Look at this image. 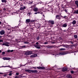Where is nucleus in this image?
<instances>
[{
	"instance_id": "1",
	"label": "nucleus",
	"mask_w": 78,
	"mask_h": 78,
	"mask_svg": "<svg viewBox=\"0 0 78 78\" xmlns=\"http://www.w3.org/2000/svg\"><path fill=\"white\" fill-rule=\"evenodd\" d=\"M33 68L35 69H36L37 68L38 69H40V70H41V69H45V67H33Z\"/></svg>"
},
{
	"instance_id": "2",
	"label": "nucleus",
	"mask_w": 78,
	"mask_h": 78,
	"mask_svg": "<svg viewBox=\"0 0 78 78\" xmlns=\"http://www.w3.org/2000/svg\"><path fill=\"white\" fill-rule=\"evenodd\" d=\"M34 47L35 48H36L38 49H40L41 48V47H40V45L39 44L34 45Z\"/></svg>"
},
{
	"instance_id": "3",
	"label": "nucleus",
	"mask_w": 78,
	"mask_h": 78,
	"mask_svg": "<svg viewBox=\"0 0 78 78\" xmlns=\"http://www.w3.org/2000/svg\"><path fill=\"white\" fill-rule=\"evenodd\" d=\"M32 54V52L29 51L27 52H26L25 53V55H30Z\"/></svg>"
},
{
	"instance_id": "4",
	"label": "nucleus",
	"mask_w": 78,
	"mask_h": 78,
	"mask_svg": "<svg viewBox=\"0 0 78 78\" xmlns=\"http://www.w3.org/2000/svg\"><path fill=\"white\" fill-rule=\"evenodd\" d=\"M5 30H3L0 31V34L1 35H3V34H5Z\"/></svg>"
},
{
	"instance_id": "5",
	"label": "nucleus",
	"mask_w": 78,
	"mask_h": 78,
	"mask_svg": "<svg viewBox=\"0 0 78 78\" xmlns=\"http://www.w3.org/2000/svg\"><path fill=\"white\" fill-rule=\"evenodd\" d=\"M68 53L67 52H61L59 53V55H67Z\"/></svg>"
},
{
	"instance_id": "6",
	"label": "nucleus",
	"mask_w": 78,
	"mask_h": 78,
	"mask_svg": "<svg viewBox=\"0 0 78 78\" xmlns=\"http://www.w3.org/2000/svg\"><path fill=\"white\" fill-rule=\"evenodd\" d=\"M26 9V7L25 6H24L23 7H21L20 8V9L21 11H23L25 9Z\"/></svg>"
},
{
	"instance_id": "7",
	"label": "nucleus",
	"mask_w": 78,
	"mask_h": 78,
	"mask_svg": "<svg viewBox=\"0 0 78 78\" xmlns=\"http://www.w3.org/2000/svg\"><path fill=\"white\" fill-rule=\"evenodd\" d=\"M49 22L50 23H51V25H53V24H55V22L53 20H49Z\"/></svg>"
},
{
	"instance_id": "8",
	"label": "nucleus",
	"mask_w": 78,
	"mask_h": 78,
	"mask_svg": "<svg viewBox=\"0 0 78 78\" xmlns=\"http://www.w3.org/2000/svg\"><path fill=\"white\" fill-rule=\"evenodd\" d=\"M30 19H27L26 20V23L27 24H28L29 23V22H30Z\"/></svg>"
},
{
	"instance_id": "9",
	"label": "nucleus",
	"mask_w": 78,
	"mask_h": 78,
	"mask_svg": "<svg viewBox=\"0 0 78 78\" xmlns=\"http://www.w3.org/2000/svg\"><path fill=\"white\" fill-rule=\"evenodd\" d=\"M68 69V68H63L62 69V72H66V71H67Z\"/></svg>"
},
{
	"instance_id": "10",
	"label": "nucleus",
	"mask_w": 78,
	"mask_h": 78,
	"mask_svg": "<svg viewBox=\"0 0 78 78\" xmlns=\"http://www.w3.org/2000/svg\"><path fill=\"white\" fill-rule=\"evenodd\" d=\"M60 16L59 15H57L56 16V19H58L59 20H60L61 19V17H59Z\"/></svg>"
},
{
	"instance_id": "11",
	"label": "nucleus",
	"mask_w": 78,
	"mask_h": 78,
	"mask_svg": "<svg viewBox=\"0 0 78 78\" xmlns=\"http://www.w3.org/2000/svg\"><path fill=\"white\" fill-rule=\"evenodd\" d=\"M37 54H34L30 56V58H35V57H37Z\"/></svg>"
},
{
	"instance_id": "12",
	"label": "nucleus",
	"mask_w": 78,
	"mask_h": 78,
	"mask_svg": "<svg viewBox=\"0 0 78 78\" xmlns=\"http://www.w3.org/2000/svg\"><path fill=\"white\" fill-rule=\"evenodd\" d=\"M66 77L68 78H72V76L70 75V74H68L66 76Z\"/></svg>"
},
{
	"instance_id": "13",
	"label": "nucleus",
	"mask_w": 78,
	"mask_h": 78,
	"mask_svg": "<svg viewBox=\"0 0 78 78\" xmlns=\"http://www.w3.org/2000/svg\"><path fill=\"white\" fill-rule=\"evenodd\" d=\"M38 71L37 70H31L32 73H37Z\"/></svg>"
},
{
	"instance_id": "14",
	"label": "nucleus",
	"mask_w": 78,
	"mask_h": 78,
	"mask_svg": "<svg viewBox=\"0 0 78 78\" xmlns=\"http://www.w3.org/2000/svg\"><path fill=\"white\" fill-rule=\"evenodd\" d=\"M67 24L65 23L64 24H63L62 25V27H64V28L66 27H67Z\"/></svg>"
},
{
	"instance_id": "15",
	"label": "nucleus",
	"mask_w": 78,
	"mask_h": 78,
	"mask_svg": "<svg viewBox=\"0 0 78 78\" xmlns=\"http://www.w3.org/2000/svg\"><path fill=\"white\" fill-rule=\"evenodd\" d=\"M34 11L35 12H37L38 11V9L37 8H35L34 9Z\"/></svg>"
},
{
	"instance_id": "16",
	"label": "nucleus",
	"mask_w": 78,
	"mask_h": 78,
	"mask_svg": "<svg viewBox=\"0 0 78 78\" xmlns=\"http://www.w3.org/2000/svg\"><path fill=\"white\" fill-rule=\"evenodd\" d=\"M75 3L76 5L78 7V1L76 0L75 1Z\"/></svg>"
},
{
	"instance_id": "17",
	"label": "nucleus",
	"mask_w": 78,
	"mask_h": 78,
	"mask_svg": "<svg viewBox=\"0 0 78 78\" xmlns=\"http://www.w3.org/2000/svg\"><path fill=\"white\" fill-rule=\"evenodd\" d=\"M25 72H29L30 73H31V70H27V69H26L25 70Z\"/></svg>"
},
{
	"instance_id": "18",
	"label": "nucleus",
	"mask_w": 78,
	"mask_h": 78,
	"mask_svg": "<svg viewBox=\"0 0 78 78\" xmlns=\"http://www.w3.org/2000/svg\"><path fill=\"white\" fill-rule=\"evenodd\" d=\"M76 22L75 20H73L72 23L73 25H75V24H76Z\"/></svg>"
},
{
	"instance_id": "19",
	"label": "nucleus",
	"mask_w": 78,
	"mask_h": 78,
	"mask_svg": "<svg viewBox=\"0 0 78 78\" xmlns=\"http://www.w3.org/2000/svg\"><path fill=\"white\" fill-rule=\"evenodd\" d=\"M21 48H27V46L25 45L21 46Z\"/></svg>"
},
{
	"instance_id": "20",
	"label": "nucleus",
	"mask_w": 78,
	"mask_h": 78,
	"mask_svg": "<svg viewBox=\"0 0 78 78\" xmlns=\"http://www.w3.org/2000/svg\"><path fill=\"white\" fill-rule=\"evenodd\" d=\"M1 1L2 3H6L7 2V1L6 0H2Z\"/></svg>"
},
{
	"instance_id": "21",
	"label": "nucleus",
	"mask_w": 78,
	"mask_h": 78,
	"mask_svg": "<svg viewBox=\"0 0 78 78\" xmlns=\"http://www.w3.org/2000/svg\"><path fill=\"white\" fill-rule=\"evenodd\" d=\"M55 46H48L47 47H48V48H52V47H54Z\"/></svg>"
},
{
	"instance_id": "22",
	"label": "nucleus",
	"mask_w": 78,
	"mask_h": 78,
	"mask_svg": "<svg viewBox=\"0 0 78 78\" xmlns=\"http://www.w3.org/2000/svg\"><path fill=\"white\" fill-rule=\"evenodd\" d=\"M74 37L75 39H77V38H78V36H77L76 35H74Z\"/></svg>"
},
{
	"instance_id": "23",
	"label": "nucleus",
	"mask_w": 78,
	"mask_h": 78,
	"mask_svg": "<svg viewBox=\"0 0 78 78\" xmlns=\"http://www.w3.org/2000/svg\"><path fill=\"white\" fill-rule=\"evenodd\" d=\"M59 50H61V51L66 50V49L64 48H61L60 49H59Z\"/></svg>"
},
{
	"instance_id": "24",
	"label": "nucleus",
	"mask_w": 78,
	"mask_h": 78,
	"mask_svg": "<svg viewBox=\"0 0 78 78\" xmlns=\"http://www.w3.org/2000/svg\"><path fill=\"white\" fill-rule=\"evenodd\" d=\"M11 59V58L9 57L6 58V60H9V59Z\"/></svg>"
},
{
	"instance_id": "25",
	"label": "nucleus",
	"mask_w": 78,
	"mask_h": 78,
	"mask_svg": "<svg viewBox=\"0 0 78 78\" xmlns=\"http://www.w3.org/2000/svg\"><path fill=\"white\" fill-rule=\"evenodd\" d=\"M38 14H42V12L41 11L38 12Z\"/></svg>"
},
{
	"instance_id": "26",
	"label": "nucleus",
	"mask_w": 78,
	"mask_h": 78,
	"mask_svg": "<svg viewBox=\"0 0 78 78\" xmlns=\"http://www.w3.org/2000/svg\"><path fill=\"white\" fill-rule=\"evenodd\" d=\"M40 39V37H37V40H39V39Z\"/></svg>"
},
{
	"instance_id": "27",
	"label": "nucleus",
	"mask_w": 78,
	"mask_h": 78,
	"mask_svg": "<svg viewBox=\"0 0 78 78\" xmlns=\"http://www.w3.org/2000/svg\"><path fill=\"white\" fill-rule=\"evenodd\" d=\"M33 1H32V2H30V5H31V4H33Z\"/></svg>"
},
{
	"instance_id": "28",
	"label": "nucleus",
	"mask_w": 78,
	"mask_h": 78,
	"mask_svg": "<svg viewBox=\"0 0 78 78\" xmlns=\"http://www.w3.org/2000/svg\"><path fill=\"white\" fill-rule=\"evenodd\" d=\"M5 46H7V47H9V44H6V43H5Z\"/></svg>"
},
{
	"instance_id": "29",
	"label": "nucleus",
	"mask_w": 78,
	"mask_h": 78,
	"mask_svg": "<svg viewBox=\"0 0 78 78\" xmlns=\"http://www.w3.org/2000/svg\"><path fill=\"white\" fill-rule=\"evenodd\" d=\"M74 14H77V12L76 11V10H75V11L73 12Z\"/></svg>"
},
{
	"instance_id": "30",
	"label": "nucleus",
	"mask_w": 78,
	"mask_h": 78,
	"mask_svg": "<svg viewBox=\"0 0 78 78\" xmlns=\"http://www.w3.org/2000/svg\"><path fill=\"white\" fill-rule=\"evenodd\" d=\"M2 45H5H5H6V43H4L3 44H2Z\"/></svg>"
},
{
	"instance_id": "31",
	"label": "nucleus",
	"mask_w": 78,
	"mask_h": 78,
	"mask_svg": "<svg viewBox=\"0 0 78 78\" xmlns=\"http://www.w3.org/2000/svg\"><path fill=\"white\" fill-rule=\"evenodd\" d=\"M3 59H4V60H6V57L3 58Z\"/></svg>"
},
{
	"instance_id": "32",
	"label": "nucleus",
	"mask_w": 78,
	"mask_h": 78,
	"mask_svg": "<svg viewBox=\"0 0 78 78\" xmlns=\"http://www.w3.org/2000/svg\"><path fill=\"white\" fill-rule=\"evenodd\" d=\"M8 75H9L10 76H11L12 75V73H10Z\"/></svg>"
},
{
	"instance_id": "33",
	"label": "nucleus",
	"mask_w": 78,
	"mask_h": 78,
	"mask_svg": "<svg viewBox=\"0 0 78 78\" xmlns=\"http://www.w3.org/2000/svg\"><path fill=\"white\" fill-rule=\"evenodd\" d=\"M68 10L67 9H66L65 10V11L66 12H68V11H67V10Z\"/></svg>"
},
{
	"instance_id": "34",
	"label": "nucleus",
	"mask_w": 78,
	"mask_h": 78,
	"mask_svg": "<svg viewBox=\"0 0 78 78\" xmlns=\"http://www.w3.org/2000/svg\"><path fill=\"white\" fill-rule=\"evenodd\" d=\"M35 21V20H31V22H34Z\"/></svg>"
},
{
	"instance_id": "35",
	"label": "nucleus",
	"mask_w": 78,
	"mask_h": 78,
	"mask_svg": "<svg viewBox=\"0 0 78 78\" xmlns=\"http://www.w3.org/2000/svg\"><path fill=\"white\" fill-rule=\"evenodd\" d=\"M2 54V55H5V51H3Z\"/></svg>"
},
{
	"instance_id": "36",
	"label": "nucleus",
	"mask_w": 78,
	"mask_h": 78,
	"mask_svg": "<svg viewBox=\"0 0 78 78\" xmlns=\"http://www.w3.org/2000/svg\"><path fill=\"white\" fill-rule=\"evenodd\" d=\"M22 76L21 75L18 76V78H22Z\"/></svg>"
},
{
	"instance_id": "37",
	"label": "nucleus",
	"mask_w": 78,
	"mask_h": 78,
	"mask_svg": "<svg viewBox=\"0 0 78 78\" xmlns=\"http://www.w3.org/2000/svg\"><path fill=\"white\" fill-rule=\"evenodd\" d=\"M71 73H74V71H71Z\"/></svg>"
},
{
	"instance_id": "38",
	"label": "nucleus",
	"mask_w": 78,
	"mask_h": 78,
	"mask_svg": "<svg viewBox=\"0 0 78 78\" xmlns=\"http://www.w3.org/2000/svg\"><path fill=\"white\" fill-rule=\"evenodd\" d=\"M24 44H29V42H24Z\"/></svg>"
},
{
	"instance_id": "39",
	"label": "nucleus",
	"mask_w": 78,
	"mask_h": 78,
	"mask_svg": "<svg viewBox=\"0 0 78 78\" xmlns=\"http://www.w3.org/2000/svg\"><path fill=\"white\" fill-rule=\"evenodd\" d=\"M71 47H75L74 44H72L71 45Z\"/></svg>"
},
{
	"instance_id": "40",
	"label": "nucleus",
	"mask_w": 78,
	"mask_h": 78,
	"mask_svg": "<svg viewBox=\"0 0 78 78\" xmlns=\"http://www.w3.org/2000/svg\"><path fill=\"white\" fill-rule=\"evenodd\" d=\"M48 44V42H44V44Z\"/></svg>"
},
{
	"instance_id": "41",
	"label": "nucleus",
	"mask_w": 78,
	"mask_h": 78,
	"mask_svg": "<svg viewBox=\"0 0 78 78\" xmlns=\"http://www.w3.org/2000/svg\"><path fill=\"white\" fill-rule=\"evenodd\" d=\"M69 42H71V44H73V43L72 41H70Z\"/></svg>"
},
{
	"instance_id": "42",
	"label": "nucleus",
	"mask_w": 78,
	"mask_h": 78,
	"mask_svg": "<svg viewBox=\"0 0 78 78\" xmlns=\"http://www.w3.org/2000/svg\"><path fill=\"white\" fill-rule=\"evenodd\" d=\"M19 73H16V75H19Z\"/></svg>"
},
{
	"instance_id": "43",
	"label": "nucleus",
	"mask_w": 78,
	"mask_h": 78,
	"mask_svg": "<svg viewBox=\"0 0 78 78\" xmlns=\"http://www.w3.org/2000/svg\"><path fill=\"white\" fill-rule=\"evenodd\" d=\"M15 78H19V77L18 76H16L15 77Z\"/></svg>"
},
{
	"instance_id": "44",
	"label": "nucleus",
	"mask_w": 78,
	"mask_h": 78,
	"mask_svg": "<svg viewBox=\"0 0 78 78\" xmlns=\"http://www.w3.org/2000/svg\"><path fill=\"white\" fill-rule=\"evenodd\" d=\"M3 42V40H0V42Z\"/></svg>"
},
{
	"instance_id": "45",
	"label": "nucleus",
	"mask_w": 78,
	"mask_h": 78,
	"mask_svg": "<svg viewBox=\"0 0 78 78\" xmlns=\"http://www.w3.org/2000/svg\"><path fill=\"white\" fill-rule=\"evenodd\" d=\"M34 14H38V12H35L34 13Z\"/></svg>"
},
{
	"instance_id": "46",
	"label": "nucleus",
	"mask_w": 78,
	"mask_h": 78,
	"mask_svg": "<svg viewBox=\"0 0 78 78\" xmlns=\"http://www.w3.org/2000/svg\"><path fill=\"white\" fill-rule=\"evenodd\" d=\"M10 50H8L7 51V52H8V53H9V52H10Z\"/></svg>"
},
{
	"instance_id": "47",
	"label": "nucleus",
	"mask_w": 78,
	"mask_h": 78,
	"mask_svg": "<svg viewBox=\"0 0 78 78\" xmlns=\"http://www.w3.org/2000/svg\"><path fill=\"white\" fill-rule=\"evenodd\" d=\"M10 52H13L14 50H10Z\"/></svg>"
},
{
	"instance_id": "48",
	"label": "nucleus",
	"mask_w": 78,
	"mask_h": 78,
	"mask_svg": "<svg viewBox=\"0 0 78 78\" xmlns=\"http://www.w3.org/2000/svg\"><path fill=\"white\" fill-rule=\"evenodd\" d=\"M36 44V45H38V44H39V43L38 42H37Z\"/></svg>"
},
{
	"instance_id": "49",
	"label": "nucleus",
	"mask_w": 78,
	"mask_h": 78,
	"mask_svg": "<svg viewBox=\"0 0 78 78\" xmlns=\"http://www.w3.org/2000/svg\"><path fill=\"white\" fill-rule=\"evenodd\" d=\"M38 28L39 29V28L40 27H41V26H37Z\"/></svg>"
},
{
	"instance_id": "50",
	"label": "nucleus",
	"mask_w": 78,
	"mask_h": 78,
	"mask_svg": "<svg viewBox=\"0 0 78 78\" xmlns=\"http://www.w3.org/2000/svg\"><path fill=\"white\" fill-rule=\"evenodd\" d=\"M22 77H24V78H26V76H22Z\"/></svg>"
},
{
	"instance_id": "51",
	"label": "nucleus",
	"mask_w": 78,
	"mask_h": 78,
	"mask_svg": "<svg viewBox=\"0 0 78 78\" xmlns=\"http://www.w3.org/2000/svg\"><path fill=\"white\" fill-rule=\"evenodd\" d=\"M6 43V44H9V42H7L6 43Z\"/></svg>"
},
{
	"instance_id": "52",
	"label": "nucleus",
	"mask_w": 78,
	"mask_h": 78,
	"mask_svg": "<svg viewBox=\"0 0 78 78\" xmlns=\"http://www.w3.org/2000/svg\"><path fill=\"white\" fill-rule=\"evenodd\" d=\"M16 41H19V40L17 39H16Z\"/></svg>"
},
{
	"instance_id": "53",
	"label": "nucleus",
	"mask_w": 78,
	"mask_h": 78,
	"mask_svg": "<svg viewBox=\"0 0 78 78\" xmlns=\"http://www.w3.org/2000/svg\"><path fill=\"white\" fill-rule=\"evenodd\" d=\"M4 76L5 77V76H6V75L5 74V75H4Z\"/></svg>"
},
{
	"instance_id": "54",
	"label": "nucleus",
	"mask_w": 78,
	"mask_h": 78,
	"mask_svg": "<svg viewBox=\"0 0 78 78\" xmlns=\"http://www.w3.org/2000/svg\"><path fill=\"white\" fill-rule=\"evenodd\" d=\"M76 11H77V14H78V9L77 10H76Z\"/></svg>"
},
{
	"instance_id": "55",
	"label": "nucleus",
	"mask_w": 78,
	"mask_h": 78,
	"mask_svg": "<svg viewBox=\"0 0 78 78\" xmlns=\"http://www.w3.org/2000/svg\"><path fill=\"white\" fill-rule=\"evenodd\" d=\"M66 16H65L64 17V19H65V18H66Z\"/></svg>"
},
{
	"instance_id": "56",
	"label": "nucleus",
	"mask_w": 78,
	"mask_h": 78,
	"mask_svg": "<svg viewBox=\"0 0 78 78\" xmlns=\"http://www.w3.org/2000/svg\"><path fill=\"white\" fill-rule=\"evenodd\" d=\"M63 31H64V32H66V30H63Z\"/></svg>"
},
{
	"instance_id": "57",
	"label": "nucleus",
	"mask_w": 78,
	"mask_h": 78,
	"mask_svg": "<svg viewBox=\"0 0 78 78\" xmlns=\"http://www.w3.org/2000/svg\"><path fill=\"white\" fill-rule=\"evenodd\" d=\"M0 74H3V73H0Z\"/></svg>"
},
{
	"instance_id": "58",
	"label": "nucleus",
	"mask_w": 78,
	"mask_h": 78,
	"mask_svg": "<svg viewBox=\"0 0 78 78\" xmlns=\"http://www.w3.org/2000/svg\"><path fill=\"white\" fill-rule=\"evenodd\" d=\"M2 52V50H0V53H1Z\"/></svg>"
},
{
	"instance_id": "59",
	"label": "nucleus",
	"mask_w": 78,
	"mask_h": 78,
	"mask_svg": "<svg viewBox=\"0 0 78 78\" xmlns=\"http://www.w3.org/2000/svg\"><path fill=\"white\" fill-rule=\"evenodd\" d=\"M62 8H63V9H64V7H62Z\"/></svg>"
},
{
	"instance_id": "60",
	"label": "nucleus",
	"mask_w": 78,
	"mask_h": 78,
	"mask_svg": "<svg viewBox=\"0 0 78 78\" xmlns=\"http://www.w3.org/2000/svg\"><path fill=\"white\" fill-rule=\"evenodd\" d=\"M53 2L54 1H56V0H53Z\"/></svg>"
},
{
	"instance_id": "61",
	"label": "nucleus",
	"mask_w": 78,
	"mask_h": 78,
	"mask_svg": "<svg viewBox=\"0 0 78 78\" xmlns=\"http://www.w3.org/2000/svg\"><path fill=\"white\" fill-rule=\"evenodd\" d=\"M4 10H6V9H4Z\"/></svg>"
},
{
	"instance_id": "62",
	"label": "nucleus",
	"mask_w": 78,
	"mask_h": 78,
	"mask_svg": "<svg viewBox=\"0 0 78 78\" xmlns=\"http://www.w3.org/2000/svg\"><path fill=\"white\" fill-rule=\"evenodd\" d=\"M64 47H66V48H67V46H65Z\"/></svg>"
},
{
	"instance_id": "63",
	"label": "nucleus",
	"mask_w": 78,
	"mask_h": 78,
	"mask_svg": "<svg viewBox=\"0 0 78 78\" xmlns=\"http://www.w3.org/2000/svg\"><path fill=\"white\" fill-rule=\"evenodd\" d=\"M1 23H2V22L0 21V24H1Z\"/></svg>"
},
{
	"instance_id": "64",
	"label": "nucleus",
	"mask_w": 78,
	"mask_h": 78,
	"mask_svg": "<svg viewBox=\"0 0 78 78\" xmlns=\"http://www.w3.org/2000/svg\"><path fill=\"white\" fill-rule=\"evenodd\" d=\"M10 30V29H8V30Z\"/></svg>"
}]
</instances>
